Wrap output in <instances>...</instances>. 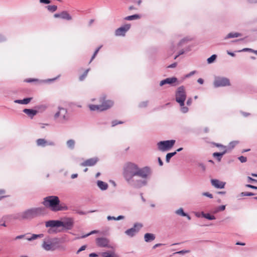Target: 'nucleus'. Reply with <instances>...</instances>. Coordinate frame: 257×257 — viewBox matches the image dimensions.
I'll list each match as a JSON object with an SVG mask.
<instances>
[{
    "label": "nucleus",
    "instance_id": "f257e3e1",
    "mask_svg": "<svg viewBox=\"0 0 257 257\" xmlns=\"http://www.w3.org/2000/svg\"><path fill=\"white\" fill-rule=\"evenodd\" d=\"M152 173L149 167L140 168L138 165L132 162L125 164L123 169V176L127 184L137 189L147 185Z\"/></svg>",
    "mask_w": 257,
    "mask_h": 257
},
{
    "label": "nucleus",
    "instance_id": "f03ea898",
    "mask_svg": "<svg viewBox=\"0 0 257 257\" xmlns=\"http://www.w3.org/2000/svg\"><path fill=\"white\" fill-rule=\"evenodd\" d=\"M42 204L46 208H49L53 212L67 210L68 207L64 204L60 203L57 196H48L44 198Z\"/></svg>",
    "mask_w": 257,
    "mask_h": 257
},
{
    "label": "nucleus",
    "instance_id": "7ed1b4c3",
    "mask_svg": "<svg viewBox=\"0 0 257 257\" xmlns=\"http://www.w3.org/2000/svg\"><path fill=\"white\" fill-rule=\"evenodd\" d=\"M20 220H30L36 217L44 216L47 214L44 207H33L19 213Z\"/></svg>",
    "mask_w": 257,
    "mask_h": 257
},
{
    "label": "nucleus",
    "instance_id": "20e7f679",
    "mask_svg": "<svg viewBox=\"0 0 257 257\" xmlns=\"http://www.w3.org/2000/svg\"><path fill=\"white\" fill-rule=\"evenodd\" d=\"M65 241V237H46L42 244V247L46 251H54L60 247V244Z\"/></svg>",
    "mask_w": 257,
    "mask_h": 257
},
{
    "label": "nucleus",
    "instance_id": "39448f33",
    "mask_svg": "<svg viewBox=\"0 0 257 257\" xmlns=\"http://www.w3.org/2000/svg\"><path fill=\"white\" fill-rule=\"evenodd\" d=\"M186 97V92L184 86H179L175 92V100L176 102L179 103L181 106V111L184 113L188 111V108L184 106V102Z\"/></svg>",
    "mask_w": 257,
    "mask_h": 257
},
{
    "label": "nucleus",
    "instance_id": "423d86ee",
    "mask_svg": "<svg viewBox=\"0 0 257 257\" xmlns=\"http://www.w3.org/2000/svg\"><path fill=\"white\" fill-rule=\"evenodd\" d=\"M54 118L61 123H64L69 119V115L66 108L58 106V111L54 115Z\"/></svg>",
    "mask_w": 257,
    "mask_h": 257
},
{
    "label": "nucleus",
    "instance_id": "0eeeda50",
    "mask_svg": "<svg viewBox=\"0 0 257 257\" xmlns=\"http://www.w3.org/2000/svg\"><path fill=\"white\" fill-rule=\"evenodd\" d=\"M175 142L174 140L160 141L157 143L158 149L161 152L169 151L174 146Z\"/></svg>",
    "mask_w": 257,
    "mask_h": 257
},
{
    "label": "nucleus",
    "instance_id": "6e6552de",
    "mask_svg": "<svg viewBox=\"0 0 257 257\" xmlns=\"http://www.w3.org/2000/svg\"><path fill=\"white\" fill-rule=\"evenodd\" d=\"M213 85L215 88L229 86L230 80L226 77L217 76L215 77Z\"/></svg>",
    "mask_w": 257,
    "mask_h": 257
},
{
    "label": "nucleus",
    "instance_id": "1a4fd4ad",
    "mask_svg": "<svg viewBox=\"0 0 257 257\" xmlns=\"http://www.w3.org/2000/svg\"><path fill=\"white\" fill-rule=\"evenodd\" d=\"M142 227V224L136 223L134 224L133 227L125 230V233L130 237H133L139 231Z\"/></svg>",
    "mask_w": 257,
    "mask_h": 257
},
{
    "label": "nucleus",
    "instance_id": "9d476101",
    "mask_svg": "<svg viewBox=\"0 0 257 257\" xmlns=\"http://www.w3.org/2000/svg\"><path fill=\"white\" fill-rule=\"evenodd\" d=\"M180 84L178 79L175 77L167 78L160 82V86H162L165 84H169L171 86H177Z\"/></svg>",
    "mask_w": 257,
    "mask_h": 257
},
{
    "label": "nucleus",
    "instance_id": "9b49d317",
    "mask_svg": "<svg viewBox=\"0 0 257 257\" xmlns=\"http://www.w3.org/2000/svg\"><path fill=\"white\" fill-rule=\"evenodd\" d=\"M131 25L127 24L119 27L115 31V35L116 36H124L125 33L130 29Z\"/></svg>",
    "mask_w": 257,
    "mask_h": 257
},
{
    "label": "nucleus",
    "instance_id": "f8f14e48",
    "mask_svg": "<svg viewBox=\"0 0 257 257\" xmlns=\"http://www.w3.org/2000/svg\"><path fill=\"white\" fill-rule=\"evenodd\" d=\"M62 225L61 226L63 227L62 229V231H63L64 229L65 230H70L71 229L74 225V221L72 218H66L64 219L63 221H62Z\"/></svg>",
    "mask_w": 257,
    "mask_h": 257
},
{
    "label": "nucleus",
    "instance_id": "ddd939ff",
    "mask_svg": "<svg viewBox=\"0 0 257 257\" xmlns=\"http://www.w3.org/2000/svg\"><path fill=\"white\" fill-rule=\"evenodd\" d=\"M36 144L38 146L45 147L47 146H54L55 144L52 141H47L44 139H39L36 141Z\"/></svg>",
    "mask_w": 257,
    "mask_h": 257
},
{
    "label": "nucleus",
    "instance_id": "4468645a",
    "mask_svg": "<svg viewBox=\"0 0 257 257\" xmlns=\"http://www.w3.org/2000/svg\"><path fill=\"white\" fill-rule=\"evenodd\" d=\"M100 101L101 104L100 105H103L102 108H105L104 110L110 108L113 104V102L110 100H105V96L100 98Z\"/></svg>",
    "mask_w": 257,
    "mask_h": 257
},
{
    "label": "nucleus",
    "instance_id": "2eb2a0df",
    "mask_svg": "<svg viewBox=\"0 0 257 257\" xmlns=\"http://www.w3.org/2000/svg\"><path fill=\"white\" fill-rule=\"evenodd\" d=\"M15 220H20L19 214H9L3 216L1 221H5L6 222H11Z\"/></svg>",
    "mask_w": 257,
    "mask_h": 257
},
{
    "label": "nucleus",
    "instance_id": "dca6fc26",
    "mask_svg": "<svg viewBox=\"0 0 257 257\" xmlns=\"http://www.w3.org/2000/svg\"><path fill=\"white\" fill-rule=\"evenodd\" d=\"M62 225V221L59 220H51L46 222V226L47 227H58Z\"/></svg>",
    "mask_w": 257,
    "mask_h": 257
},
{
    "label": "nucleus",
    "instance_id": "f3484780",
    "mask_svg": "<svg viewBox=\"0 0 257 257\" xmlns=\"http://www.w3.org/2000/svg\"><path fill=\"white\" fill-rule=\"evenodd\" d=\"M211 183L215 188L218 189H223L225 185V182L221 181L218 179H211Z\"/></svg>",
    "mask_w": 257,
    "mask_h": 257
},
{
    "label": "nucleus",
    "instance_id": "a211bd4d",
    "mask_svg": "<svg viewBox=\"0 0 257 257\" xmlns=\"http://www.w3.org/2000/svg\"><path fill=\"white\" fill-rule=\"evenodd\" d=\"M97 158H92L86 160L81 164L82 166H92L95 165L98 161Z\"/></svg>",
    "mask_w": 257,
    "mask_h": 257
},
{
    "label": "nucleus",
    "instance_id": "6ab92c4d",
    "mask_svg": "<svg viewBox=\"0 0 257 257\" xmlns=\"http://www.w3.org/2000/svg\"><path fill=\"white\" fill-rule=\"evenodd\" d=\"M109 243V240L104 237L97 238L96 239V243L100 247H107Z\"/></svg>",
    "mask_w": 257,
    "mask_h": 257
},
{
    "label": "nucleus",
    "instance_id": "aec40b11",
    "mask_svg": "<svg viewBox=\"0 0 257 257\" xmlns=\"http://www.w3.org/2000/svg\"><path fill=\"white\" fill-rule=\"evenodd\" d=\"M23 112L27 114L31 118H32L38 113V111L37 110L28 108L24 109L23 110Z\"/></svg>",
    "mask_w": 257,
    "mask_h": 257
},
{
    "label": "nucleus",
    "instance_id": "412c9836",
    "mask_svg": "<svg viewBox=\"0 0 257 257\" xmlns=\"http://www.w3.org/2000/svg\"><path fill=\"white\" fill-rule=\"evenodd\" d=\"M193 40V37L190 36H187L180 40V41L178 44V46L179 47H182L184 45L187 44L189 42L192 41Z\"/></svg>",
    "mask_w": 257,
    "mask_h": 257
},
{
    "label": "nucleus",
    "instance_id": "4be33fe9",
    "mask_svg": "<svg viewBox=\"0 0 257 257\" xmlns=\"http://www.w3.org/2000/svg\"><path fill=\"white\" fill-rule=\"evenodd\" d=\"M228 152L227 149L224 150L221 152H215L213 154V156L216 158L217 160L220 162L222 159V156Z\"/></svg>",
    "mask_w": 257,
    "mask_h": 257
},
{
    "label": "nucleus",
    "instance_id": "5701e85b",
    "mask_svg": "<svg viewBox=\"0 0 257 257\" xmlns=\"http://www.w3.org/2000/svg\"><path fill=\"white\" fill-rule=\"evenodd\" d=\"M32 97H27L22 100L16 99L14 101V102L22 104H27L32 100Z\"/></svg>",
    "mask_w": 257,
    "mask_h": 257
},
{
    "label": "nucleus",
    "instance_id": "b1692460",
    "mask_svg": "<svg viewBox=\"0 0 257 257\" xmlns=\"http://www.w3.org/2000/svg\"><path fill=\"white\" fill-rule=\"evenodd\" d=\"M44 237V234H31L30 236H27L26 238H25L28 241H32L34 240H35L38 238H42Z\"/></svg>",
    "mask_w": 257,
    "mask_h": 257
},
{
    "label": "nucleus",
    "instance_id": "393cba45",
    "mask_svg": "<svg viewBox=\"0 0 257 257\" xmlns=\"http://www.w3.org/2000/svg\"><path fill=\"white\" fill-rule=\"evenodd\" d=\"M97 185L101 190H106L108 187V185L106 183L100 180H98L97 181Z\"/></svg>",
    "mask_w": 257,
    "mask_h": 257
},
{
    "label": "nucleus",
    "instance_id": "a878e982",
    "mask_svg": "<svg viewBox=\"0 0 257 257\" xmlns=\"http://www.w3.org/2000/svg\"><path fill=\"white\" fill-rule=\"evenodd\" d=\"M155 235L153 233H147L144 235V239L146 242H150L155 239Z\"/></svg>",
    "mask_w": 257,
    "mask_h": 257
},
{
    "label": "nucleus",
    "instance_id": "bb28decb",
    "mask_svg": "<svg viewBox=\"0 0 257 257\" xmlns=\"http://www.w3.org/2000/svg\"><path fill=\"white\" fill-rule=\"evenodd\" d=\"M102 107H103V105H100L90 104L89 105V108L91 111H95V110L103 111V110H104L105 108H102Z\"/></svg>",
    "mask_w": 257,
    "mask_h": 257
},
{
    "label": "nucleus",
    "instance_id": "cd10ccee",
    "mask_svg": "<svg viewBox=\"0 0 257 257\" xmlns=\"http://www.w3.org/2000/svg\"><path fill=\"white\" fill-rule=\"evenodd\" d=\"M61 18L67 21L71 20L72 19L70 15L65 11H62L61 13Z\"/></svg>",
    "mask_w": 257,
    "mask_h": 257
},
{
    "label": "nucleus",
    "instance_id": "c85d7f7f",
    "mask_svg": "<svg viewBox=\"0 0 257 257\" xmlns=\"http://www.w3.org/2000/svg\"><path fill=\"white\" fill-rule=\"evenodd\" d=\"M241 34L239 33H230L224 38V39L226 40L230 38H237L241 36Z\"/></svg>",
    "mask_w": 257,
    "mask_h": 257
},
{
    "label": "nucleus",
    "instance_id": "c756f323",
    "mask_svg": "<svg viewBox=\"0 0 257 257\" xmlns=\"http://www.w3.org/2000/svg\"><path fill=\"white\" fill-rule=\"evenodd\" d=\"M201 215L203 217L209 220H214L216 218L214 215H211L209 213H205L204 212H201Z\"/></svg>",
    "mask_w": 257,
    "mask_h": 257
},
{
    "label": "nucleus",
    "instance_id": "7c9ffc66",
    "mask_svg": "<svg viewBox=\"0 0 257 257\" xmlns=\"http://www.w3.org/2000/svg\"><path fill=\"white\" fill-rule=\"evenodd\" d=\"M191 50V46H189L188 47H187L186 48H185L184 49H182L181 50L178 55H176L175 57H174V59H177V58L178 57H179L180 55H182L185 52H189Z\"/></svg>",
    "mask_w": 257,
    "mask_h": 257
},
{
    "label": "nucleus",
    "instance_id": "2f4dec72",
    "mask_svg": "<svg viewBox=\"0 0 257 257\" xmlns=\"http://www.w3.org/2000/svg\"><path fill=\"white\" fill-rule=\"evenodd\" d=\"M102 257H117L113 252L106 251L101 253Z\"/></svg>",
    "mask_w": 257,
    "mask_h": 257
},
{
    "label": "nucleus",
    "instance_id": "473e14b6",
    "mask_svg": "<svg viewBox=\"0 0 257 257\" xmlns=\"http://www.w3.org/2000/svg\"><path fill=\"white\" fill-rule=\"evenodd\" d=\"M140 18V16L139 15L135 14L132 16H127L124 18L125 20L127 21H132L134 20L139 19Z\"/></svg>",
    "mask_w": 257,
    "mask_h": 257
},
{
    "label": "nucleus",
    "instance_id": "72a5a7b5",
    "mask_svg": "<svg viewBox=\"0 0 257 257\" xmlns=\"http://www.w3.org/2000/svg\"><path fill=\"white\" fill-rule=\"evenodd\" d=\"M66 144L68 148L71 150H73L75 147V141L73 140H69L68 141H67Z\"/></svg>",
    "mask_w": 257,
    "mask_h": 257
},
{
    "label": "nucleus",
    "instance_id": "f704fd0d",
    "mask_svg": "<svg viewBox=\"0 0 257 257\" xmlns=\"http://www.w3.org/2000/svg\"><path fill=\"white\" fill-rule=\"evenodd\" d=\"M47 107H48V106L46 104H41V105H38L36 106V108L38 109V110H37L38 111V112L39 111L43 112V111H45L47 109Z\"/></svg>",
    "mask_w": 257,
    "mask_h": 257
},
{
    "label": "nucleus",
    "instance_id": "c9c22d12",
    "mask_svg": "<svg viewBox=\"0 0 257 257\" xmlns=\"http://www.w3.org/2000/svg\"><path fill=\"white\" fill-rule=\"evenodd\" d=\"M176 154V152L169 153L166 155V161L167 163L170 162V160L172 157L174 156Z\"/></svg>",
    "mask_w": 257,
    "mask_h": 257
},
{
    "label": "nucleus",
    "instance_id": "e433bc0d",
    "mask_svg": "<svg viewBox=\"0 0 257 257\" xmlns=\"http://www.w3.org/2000/svg\"><path fill=\"white\" fill-rule=\"evenodd\" d=\"M175 213L181 216H185L186 215V213L184 212V210L182 208H180L178 210H176Z\"/></svg>",
    "mask_w": 257,
    "mask_h": 257
},
{
    "label": "nucleus",
    "instance_id": "4c0bfd02",
    "mask_svg": "<svg viewBox=\"0 0 257 257\" xmlns=\"http://www.w3.org/2000/svg\"><path fill=\"white\" fill-rule=\"evenodd\" d=\"M90 70V69H86L84 72V73L81 75L80 76H79V79L80 81H82L83 80H84V79L85 78V77L87 76V74L89 72V71Z\"/></svg>",
    "mask_w": 257,
    "mask_h": 257
},
{
    "label": "nucleus",
    "instance_id": "58836bf2",
    "mask_svg": "<svg viewBox=\"0 0 257 257\" xmlns=\"http://www.w3.org/2000/svg\"><path fill=\"white\" fill-rule=\"evenodd\" d=\"M216 58H217L216 55L213 54V55H211L210 57H209L207 59V63L208 64H211V63H213L215 60Z\"/></svg>",
    "mask_w": 257,
    "mask_h": 257
},
{
    "label": "nucleus",
    "instance_id": "ea45409f",
    "mask_svg": "<svg viewBox=\"0 0 257 257\" xmlns=\"http://www.w3.org/2000/svg\"><path fill=\"white\" fill-rule=\"evenodd\" d=\"M225 209V205H221L219 206L216 208H215L214 210L213 211L214 213H217L219 211H223Z\"/></svg>",
    "mask_w": 257,
    "mask_h": 257
},
{
    "label": "nucleus",
    "instance_id": "a19ab883",
    "mask_svg": "<svg viewBox=\"0 0 257 257\" xmlns=\"http://www.w3.org/2000/svg\"><path fill=\"white\" fill-rule=\"evenodd\" d=\"M46 8L49 11L52 13L55 12L57 10V6L55 5L48 6Z\"/></svg>",
    "mask_w": 257,
    "mask_h": 257
},
{
    "label": "nucleus",
    "instance_id": "79ce46f5",
    "mask_svg": "<svg viewBox=\"0 0 257 257\" xmlns=\"http://www.w3.org/2000/svg\"><path fill=\"white\" fill-rule=\"evenodd\" d=\"M238 144V141H232V142H231L229 145H228V148L230 150H231L233 148H234V147L237 145Z\"/></svg>",
    "mask_w": 257,
    "mask_h": 257
},
{
    "label": "nucleus",
    "instance_id": "37998d69",
    "mask_svg": "<svg viewBox=\"0 0 257 257\" xmlns=\"http://www.w3.org/2000/svg\"><path fill=\"white\" fill-rule=\"evenodd\" d=\"M96 210H91L87 212V213H92L96 212ZM76 213L80 214V215H85L87 213V212L81 211V210H77Z\"/></svg>",
    "mask_w": 257,
    "mask_h": 257
},
{
    "label": "nucleus",
    "instance_id": "c03bdc74",
    "mask_svg": "<svg viewBox=\"0 0 257 257\" xmlns=\"http://www.w3.org/2000/svg\"><path fill=\"white\" fill-rule=\"evenodd\" d=\"M148 101H143V102H141L140 104H139V107H146L147 105H148Z\"/></svg>",
    "mask_w": 257,
    "mask_h": 257
},
{
    "label": "nucleus",
    "instance_id": "a18cd8bd",
    "mask_svg": "<svg viewBox=\"0 0 257 257\" xmlns=\"http://www.w3.org/2000/svg\"><path fill=\"white\" fill-rule=\"evenodd\" d=\"M254 194L251 192H242L241 193V196H253Z\"/></svg>",
    "mask_w": 257,
    "mask_h": 257
},
{
    "label": "nucleus",
    "instance_id": "49530a36",
    "mask_svg": "<svg viewBox=\"0 0 257 257\" xmlns=\"http://www.w3.org/2000/svg\"><path fill=\"white\" fill-rule=\"evenodd\" d=\"M123 122L121 121H118L117 120H115L112 121V126H114L118 124H122Z\"/></svg>",
    "mask_w": 257,
    "mask_h": 257
},
{
    "label": "nucleus",
    "instance_id": "de8ad7c7",
    "mask_svg": "<svg viewBox=\"0 0 257 257\" xmlns=\"http://www.w3.org/2000/svg\"><path fill=\"white\" fill-rule=\"evenodd\" d=\"M238 160L240 161L241 163H245L247 161L246 157H244L243 156H240L238 157Z\"/></svg>",
    "mask_w": 257,
    "mask_h": 257
},
{
    "label": "nucleus",
    "instance_id": "09e8293b",
    "mask_svg": "<svg viewBox=\"0 0 257 257\" xmlns=\"http://www.w3.org/2000/svg\"><path fill=\"white\" fill-rule=\"evenodd\" d=\"M29 234H22V235H18V236H17L15 238V239H22L23 238H24L25 237H26V238L28 236V235H29Z\"/></svg>",
    "mask_w": 257,
    "mask_h": 257
},
{
    "label": "nucleus",
    "instance_id": "8fccbe9b",
    "mask_svg": "<svg viewBox=\"0 0 257 257\" xmlns=\"http://www.w3.org/2000/svg\"><path fill=\"white\" fill-rule=\"evenodd\" d=\"M97 232V230H93V231H91L90 232L85 234V235H83L81 238H85L86 237H87L88 236H89L90 235H91V234H93L94 233H95Z\"/></svg>",
    "mask_w": 257,
    "mask_h": 257
},
{
    "label": "nucleus",
    "instance_id": "3c124183",
    "mask_svg": "<svg viewBox=\"0 0 257 257\" xmlns=\"http://www.w3.org/2000/svg\"><path fill=\"white\" fill-rule=\"evenodd\" d=\"M198 167H199L202 171H204L206 170L205 165L202 163H199L198 164Z\"/></svg>",
    "mask_w": 257,
    "mask_h": 257
},
{
    "label": "nucleus",
    "instance_id": "603ef678",
    "mask_svg": "<svg viewBox=\"0 0 257 257\" xmlns=\"http://www.w3.org/2000/svg\"><path fill=\"white\" fill-rule=\"evenodd\" d=\"M202 195L208 197L210 198H213V195L212 194L210 193L209 192H203L202 193Z\"/></svg>",
    "mask_w": 257,
    "mask_h": 257
},
{
    "label": "nucleus",
    "instance_id": "864d4df0",
    "mask_svg": "<svg viewBox=\"0 0 257 257\" xmlns=\"http://www.w3.org/2000/svg\"><path fill=\"white\" fill-rule=\"evenodd\" d=\"M197 73V71L196 70L192 71L190 72L189 73L186 74L185 75L186 78H189L191 77V76L193 75L194 74H196Z\"/></svg>",
    "mask_w": 257,
    "mask_h": 257
},
{
    "label": "nucleus",
    "instance_id": "5fc2aeb1",
    "mask_svg": "<svg viewBox=\"0 0 257 257\" xmlns=\"http://www.w3.org/2000/svg\"><path fill=\"white\" fill-rule=\"evenodd\" d=\"M190 250H182L179 251H177L176 252V253L180 254H183L186 253L190 252Z\"/></svg>",
    "mask_w": 257,
    "mask_h": 257
},
{
    "label": "nucleus",
    "instance_id": "6e6d98bb",
    "mask_svg": "<svg viewBox=\"0 0 257 257\" xmlns=\"http://www.w3.org/2000/svg\"><path fill=\"white\" fill-rule=\"evenodd\" d=\"M253 50L252 49H250V48H244V49H242L241 50L238 51L237 52H240L248 51V52H253Z\"/></svg>",
    "mask_w": 257,
    "mask_h": 257
},
{
    "label": "nucleus",
    "instance_id": "4d7b16f0",
    "mask_svg": "<svg viewBox=\"0 0 257 257\" xmlns=\"http://www.w3.org/2000/svg\"><path fill=\"white\" fill-rule=\"evenodd\" d=\"M214 145H215L216 147H220V148H221L222 149H223V150H225V149H227L226 148V146H223V145H221V144H220L215 143V144H214Z\"/></svg>",
    "mask_w": 257,
    "mask_h": 257
},
{
    "label": "nucleus",
    "instance_id": "13d9d810",
    "mask_svg": "<svg viewBox=\"0 0 257 257\" xmlns=\"http://www.w3.org/2000/svg\"><path fill=\"white\" fill-rule=\"evenodd\" d=\"M86 248V245H82L76 252L77 254H78L80 252L84 250Z\"/></svg>",
    "mask_w": 257,
    "mask_h": 257
},
{
    "label": "nucleus",
    "instance_id": "bf43d9fd",
    "mask_svg": "<svg viewBox=\"0 0 257 257\" xmlns=\"http://www.w3.org/2000/svg\"><path fill=\"white\" fill-rule=\"evenodd\" d=\"M248 182H257V180L252 178L250 177H247Z\"/></svg>",
    "mask_w": 257,
    "mask_h": 257
},
{
    "label": "nucleus",
    "instance_id": "052dcab7",
    "mask_svg": "<svg viewBox=\"0 0 257 257\" xmlns=\"http://www.w3.org/2000/svg\"><path fill=\"white\" fill-rule=\"evenodd\" d=\"M40 3L45 4H49L51 3L50 0H39Z\"/></svg>",
    "mask_w": 257,
    "mask_h": 257
},
{
    "label": "nucleus",
    "instance_id": "680f3d73",
    "mask_svg": "<svg viewBox=\"0 0 257 257\" xmlns=\"http://www.w3.org/2000/svg\"><path fill=\"white\" fill-rule=\"evenodd\" d=\"M192 102V98H189L187 100L186 104L187 105L189 106L191 104Z\"/></svg>",
    "mask_w": 257,
    "mask_h": 257
},
{
    "label": "nucleus",
    "instance_id": "e2e57ef3",
    "mask_svg": "<svg viewBox=\"0 0 257 257\" xmlns=\"http://www.w3.org/2000/svg\"><path fill=\"white\" fill-rule=\"evenodd\" d=\"M246 186L247 187H248V188H250L251 189H257V187L255 186H253V185H250V184H247Z\"/></svg>",
    "mask_w": 257,
    "mask_h": 257
},
{
    "label": "nucleus",
    "instance_id": "0e129e2a",
    "mask_svg": "<svg viewBox=\"0 0 257 257\" xmlns=\"http://www.w3.org/2000/svg\"><path fill=\"white\" fill-rule=\"evenodd\" d=\"M177 64V63H176V62H175V63H173V64H171V65H169V66H168V68H175V67H176Z\"/></svg>",
    "mask_w": 257,
    "mask_h": 257
},
{
    "label": "nucleus",
    "instance_id": "69168bd1",
    "mask_svg": "<svg viewBox=\"0 0 257 257\" xmlns=\"http://www.w3.org/2000/svg\"><path fill=\"white\" fill-rule=\"evenodd\" d=\"M6 40V38L4 36L0 35V42H4Z\"/></svg>",
    "mask_w": 257,
    "mask_h": 257
},
{
    "label": "nucleus",
    "instance_id": "338daca9",
    "mask_svg": "<svg viewBox=\"0 0 257 257\" xmlns=\"http://www.w3.org/2000/svg\"><path fill=\"white\" fill-rule=\"evenodd\" d=\"M107 219L108 220H116V217H115L114 216H108L107 217Z\"/></svg>",
    "mask_w": 257,
    "mask_h": 257
},
{
    "label": "nucleus",
    "instance_id": "774afa93",
    "mask_svg": "<svg viewBox=\"0 0 257 257\" xmlns=\"http://www.w3.org/2000/svg\"><path fill=\"white\" fill-rule=\"evenodd\" d=\"M97 254L94 252L91 253L89 254V257H97Z\"/></svg>",
    "mask_w": 257,
    "mask_h": 257
}]
</instances>
